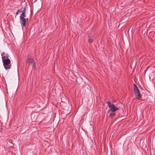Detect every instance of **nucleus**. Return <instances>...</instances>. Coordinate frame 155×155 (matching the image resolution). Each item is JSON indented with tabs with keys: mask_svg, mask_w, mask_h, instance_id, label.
<instances>
[{
	"mask_svg": "<svg viewBox=\"0 0 155 155\" xmlns=\"http://www.w3.org/2000/svg\"><path fill=\"white\" fill-rule=\"evenodd\" d=\"M136 98L139 100H141V96L140 95V92L136 94H135Z\"/></svg>",
	"mask_w": 155,
	"mask_h": 155,
	"instance_id": "0eeeda50",
	"label": "nucleus"
},
{
	"mask_svg": "<svg viewBox=\"0 0 155 155\" xmlns=\"http://www.w3.org/2000/svg\"><path fill=\"white\" fill-rule=\"evenodd\" d=\"M107 103L111 112H115L118 110V108L115 106L113 104H111L110 101H107Z\"/></svg>",
	"mask_w": 155,
	"mask_h": 155,
	"instance_id": "20e7f679",
	"label": "nucleus"
},
{
	"mask_svg": "<svg viewBox=\"0 0 155 155\" xmlns=\"http://www.w3.org/2000/svg\"><path fill=\"white\" fill-rule=\"evenodd\" d=\"M25 18L21 16L20 17V23L22 27H25L26 24L28 23V18Z\"/></svg>",
	"mask_w": 155,
	"mask_h": 155,
	"instance_id": "7ed1b4c3",
	"label": "nucleus"
},
{
	"mask_svg": "<svg viewBox=\"0 0 155 155\" xmlns=\"http://www.w3.org/2000/svg\"><path fill=\"white\" fill-rule=\"evenodd\" d=\"M21 12V10H20V9H18V10L17 11L16 13V14H15V17H16V16L19 13H20V12Z\"/></svg>",
	"mask_w": 155,
	"mask_h": 155,
	"instance_id": "1a4fd4ad",
	"label": "nucleus"
},
{
	"mask_svg": "<svg viewBox=\"0 0 155 155\" xmlns=\"http://www.w3.org/2000/svg\"><path fill=\"white\" fill-rule=\"evenodd\" d=\"M25 63L26 64L29 65L31 64L33 68H34L35 67V61L32 57L28 56L25 60Z\"/></svg>",
	"mask_w": 155,
	"mask_h": 155,
	"instance_id": "f257e3e1",
	"label": "nucleus"
},
{
	"mask_svg": "<svg viewBox=\"0 0 155 155\" xmlns=\"http://www.w3.org/2000/svg\"><path fill=\"white\" fill-rule=\"evenodd\" d=\"M1 55L2 56V59L4 60L6 58H8L9 55L7 53H5V52H2L1 54Z\"/></svg>",
	"mask_w": 155,
	"mask_h": 155,
	"instance_id": "39448f33",
	"label": "nucleus"
},
{
	"mask_svg": "<svg viewBox=\"0 0 155 155\" xmlns=\"http://www.w3.org/2000/svg\"><path fill=\"white\" fill-rule=\"evenodd\" d=\"M88 41L89 43H91L93 42V40L92 39H88Z\"/></svg>",
	"mask_w": 155,
	"mask_h": 155,
	"instance_id": "9d476101",
	"label": "nucleus"
},
{
	"mask_svg": "<svg viewBox=\"0 0 155 155\" xmlns=\"http://www.w3.org/2000/svg\"><path fill=\"white\" fill-rule=\"evenodd\" d=\"M134 90H135V89L136 90V89L138 88L137 86L135 84H134Z\"/></svg>",
	"mask_w": 155,
	"mask_h": 155,
	"instance_id": "9b49d317",
	"label": "nucleus"
},
{
	"mask_svg": "<svg viewBox=\"0 0 155 155\" xmlns=\"http://www.w3.org/2000/svg\"><path fill=\"white\" fill-rule=\"evenodd\" d=\"M140 92V91H139V90L138 88L136 89H135V90H134V94H137V93H139Z\"/></svg>",
	"mask_w": 155,
	"mask_h": 155,
	"instance_id": "6e6552de",
	"label": "nucleus"
},
{
	"mask_svg": "<svg viewBox=\"0 0 155 155\" xmlns=\"http://www.w3.org/2000/svg\"><path fill=\"white\" fill-rule=\"evenodd\" d=\"M27 10L26 7H25L23 9V11L21 12H22V14L21 15L20 17H25L26 15H25V13L26 12V11Z\"/></svg>",
	"mask_w": 155,
	"mask_h": 155,
	"instance_id": "423d86ee",
	"label": "nucleus"
},
{
	"mask_svg": "<svg viewBox=\"0 0 155 155\" xmlns=\"http://www.w3.org/2000/svg\"><path fill=\"white\" fill-rule=\"evenodd\" d=\"M2 61L3 66L6 70L10 69L11 68L12 66L11 64V61L9 58L3 59Z\"/></svg>",
	"mask_w": 155,
	"mask_h": 155,
	"instance_id": "f03ea898",
	"label": "nucleus"
}]
</instances>
